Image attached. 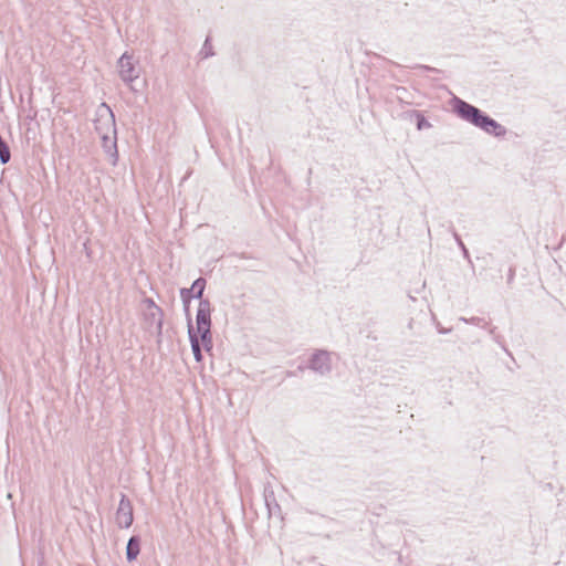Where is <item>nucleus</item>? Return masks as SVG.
I'll use <instances>...</instances> for the list:
<instances>
[{"label": "nucleus", "mask_w": 566, "mask_h": 566, "mask_svg": "<svg viewBox=\"0 0 566 566\" xmlns=\"http://www.w3.org/2000/svg\"><path fill=\"white\" fill-rule=\"evenodd\" d=\"M453 112L463 120L474 125L475 127L491 134L495 137H503L506 134V128L484 114L480 108L471 105L470 103L454 97L452 99Z\"/></svg>", "instance_id": "1"}, {"label": "nucleus", "mask_w": 566, "mask_h": 566, "mask_svg": "<svg viewBox=\"0 0 566 566\" xmlns=\"http://www.w3.org/2000/svg\"><path fill=\"white\" fill-rule=\"evenodd\" d=\"M197 328L195 332L207 352L213 347L211 334V304L209 300H201L196 315Z\"/></svg>", "instance_id": "2"}, {"label": "nucleus", "mask_w": 566, "mask_h": 566, "mask_svg": "<svg viewBox=\"0 0 566 566\" xmlns=\"http://www.w3.org/2000/svg\"><path fill=\"white\" fill-rule=\"evenodd\" d=\"M94 124L95 130L99 136L116 135L115 117L107 104L102 103L97 107Z\"/></svg>", "instance_id": "3"}, {"label": "nucleus", "mask_w": 566, "mask_h": 566, "mask_svg": "<svg viewBox=\"0 0 566 566\" xmlns=\"http://www.w3.org/2000/svg\"><path fill=\"white\" fill-rule=\"evenodd\" d=\"M144 304V319L148 328H155L157 335H161L163 332V310L156 305L151 298H145Z\"/></svg>", "instance_id": "4"}, {"label": "nucleus", "mask_w": 566, "mask_h": 566, "mask_svg": "<svg viewBox=\"0 0 566 566\" xmlns=\"http://www.w3.org/2000/svg\"><path fill=\"white\" fill-rule=\"evenodd\" d=\"M307 368L325 376L332 370V354L324 349H316L308 359Z\"/></svg>", "instance_id": "5"}, {"label": "nucleus", "mask_w": 566, "mask_h": 566, "mask_svg": "<svg viewBox=\"0 0 566 566\" xmlns=\"http://www.w3.org/2000/svg\"><path fill=\"white\" fill-rule=\"evenodd\" d=\"M205 289H206V280L203 277H198L197 280L193 281L190 289L185 287V289L180 290V296H181V300L184 303V308H185V312L187 315V319L191 318L190 313H189L190 300L192 297H195V298H198L199 303H200L201 300H203L202 295H203Z\"/></svg>", "instance_id": "6"}, {"label": "nucleus", "mask_w": 566, "mask_h": 566, "mask_svg": "<svg viewBox=\"0 0 566 566\" xmlns=\"http://www.w3.org/2000/svg\"><path fill=\"white\" fill-rule=\"evenodd\" d=\"M118 72L123 82L132 84L139 76V72L133 62V55L125 52L118 60Z\"/></svg>", "instance_id": "7"}, {"label": "nucleus", "mask_w": 566, "mask_h": 566, "mask_svg": "<svg viewBox=\"0 0 566 566\" xmlns=\"http://www.w3.org/2000/svg\"><path fill=\"white\" fill-rule=\"evenodd\" d=\"M134 521L133 505L125 494H120V501L116 511V523L120 528H128Z\"/></svg>", "instance_id": "8"}, {"label": "nucleus", "mask_w": 566, "mask_h": 566, "mask_svg": "<svg viewBox=\"0 0 566 566\" xmlns=\"http://www.w3.org/2000/svg\"><path fill=\"white\" fill-rule=\"evenodd\" d=\"M188 336L191 345V349L193 353V357L196 361L200 363L203 359L202 352H201V344L199 340V337L197 336V333L195 332V328L192 326L191 318H188Z\"/></svg>", "instance_id": "9"}, {"label": "nucleus", "mask_w": 566, "mask_h": 566, "mask_svg": "<svg viewBox=\"0 0 566 566\" xmlns=\"http://www.w3.org/2000/svg\"><path fill=\"white\" fill-rule=\"evenodd\" d=\"M99 137L102 139L104 150L112 157L113 164H115L117 160L116 135L109 134Z\"/></svg>", "instance_id": "10"}, {"label": "nucleus", "mask_w": 566, "mask_h": 566, "mask_svg": "<svg viewBox=\"0 0 566 566\" xmlns=\"http://www.w3.org/2000/svg\"><path fill=\"white\" fill-rule=\"evenodd\" d=\"M140 553V538L139 536H132L128 539L127 546H126V558L128 562H133L137 558V556Z\"/></svg>", "instance_id": "11"}, {"label": "nucleus", "mask_w": 566, "mask_h": 566, "mask_svg": "<svg viewBox=\"0 0 566 566\" xmlns=\"http://www.w3.org/2000/svg\"><path fill=\"white\" fill-rule=\"evenodd\" d=\"M264 496H265V504L268 507L269 515L271 516V515L279 514L281 509H280V505L276 503L273 492H271V493L265 492Z\"/></svg>", "instance_id": "12"}, {"label": "nucleus", "mask_w": 566, "mask_h": 566, "mask_svg": "<svg viewBox=\"0 0 566 566\" xmlns=\"http://www.w3.org/2000/svg\"><path fill=\"white\" fill-rule=\"evenodd\" d=\"M453 238H454L457 244L459 245V248L461 249L464 259H467L469 261V263H471L470 253H469L467 247L464 245L462 239L460 238V235L455 231H453Z\"/></svg>", "instance_id": "13"}, {"label": "nucleus", "mask_w": 566, "mask_h": 566, "mask_svg": "<svg viewBox=\"0 0 566 566\" xmlns=\"http://www.w3.org/2000/svg\"><path fill=\"white\" fill-rule=\"evenodd\" d=\"M200 55L203 59H207V57H210V56L214 55V52L212 51V45L210 43L209 38L206 39V41L203 43V46H202V49L200 51Z\"/></svg>", "instance_id": "14"}, {"label": "nucleus", "mask_w": 566, "mask_h": 566, "mask_svg": "<svg viewBox=\"0 0 566 566\" xmlns=\"http://www.w3.org/2000/svg\"><path fill=\"white\" fill-rule=\"evenodd\" d=\"M429 127H431V124L424 118V116L417 114V128L421 130Z\"/></svg>", "instance_id": "15"}, {"label": "nucleus", "mask_w": 566, "mask_h": 566, "mask_svg": "<svg viewBox=\"0 0 566 566\" xmlns=\"http://www.w3.org/2000/svg\"><path fill=\"white\" fill-rule=\"evenodd\" d=\"M480 321H481V318H479V317H472L470 319V322L473 323V324H478V323H480Z\"/></svg>", "instance_id": "16"}, {"label": "nucleus", "mask_w": 566, "mask_h": 566, "mask_svg": "<svg viewBox=\"0 0 566 566\" xmlns=\"http://www.w3.org/2000/svg\"><path fill=\"white\" fill-rule=\"evenodd\" d=\"M490 334H491L492 336H494V339H495L499 344H501V343H500L499 337L494 335V329H491V331H490Z\"/></svg>", "instance_id": "17"}, {"label": "nucleus", "mask_w": 566, "mask_h": 566, "mask_svg": "<svg viewBox=\"0 0 566 566\" xmlns=\"http://www.w3.org/2000/svg\"><path fill=\"white\" fill-rule=\"evenodd\" d=\"M513 275H514V271L511 270L510 273H509L510 280L513 277Z\"/></svg>", "instance_id": "18"}]
</instances>
